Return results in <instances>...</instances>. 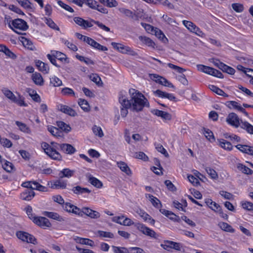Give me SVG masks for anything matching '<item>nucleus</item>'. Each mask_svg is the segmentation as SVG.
<instances>
[{
	"instance_id": "1",
	"label": "nucleus",
	"mask_w": 253,
	"mask_h": 253,
	"mask_svg": "<svg viewBox=\"0 0 253 253\" xmlns=\"http://www.w3.org/2000/svg\"><path fill=\"white\" fill-rule=\"evenodd\" d=\"M131 100L127 97V92L122 90L119 93V102L121 104V115L125 117L128 114V109L132 107V109L137 112L142 111L146 106L148 107L149 103L147 99L140 92L133 88L129 90Z\"/></svg>"
},
{
	"instance_id": "2",
	"label": "nucleus",
	"mask_w": 253,
	"mask_h": 253,
	"mask_svg": "<svg viewBox=\"0 0 253 253\" xmlns=\"http://www.w3.org/2000/svg\"><path fill=\"white\" fill-rule=\"evenodd\" d=\"M44 152L51 159L60 160L61 156L57 150H60L63 152L72 155L76 151V149L71 144L67 143L59 144L54 142H51V145L46 142H42L41 144Z\"/></svg>"
},
{
	"instance_id": "3",
	"label": "nucleus",
	"mask_w": 253,
	"mask_h": 253,
	"mask_svg": "<svg viewBox=\"0 0 253 253\" xmlns=\"http://www.w3.org/2000/svg\"><path fill=\"white\" fill-rule=\"evenodd\" d=\"M9 26L15 32L20 34L15 29L22 31H26L28 29V25L25 21L22 19H16L12 21L11 24L9 23Z\"/></svg>"
},
{
	"instance_id": "4",
	"label": "nucleus",
	"mask_w": 253,
	"mask_h": 253,
	"mask_svg": "<svg viewBox=\"0 0 253 253\" xmlns=\"http://www.w3.org/2000/svg\"><path fill=\"white\" fill-rule=\"evenodd\" d=\"M21 186L30 190H37L42 192L46 191V188L36 181H28L23 182Z\"/></svg>"
},
{
	"instance_id": "5",
	"label": "nucleus",
	"mask_w": 253,
	"mask_h": 253,
	"mask_svg": "<svg viewBox=\"0 0 253 253\" xmlns=\"http://www.w3.org/2000/svg\"><path fill=\"white\" fill-rule=\"evenodd\" d=\"M135 226L138 230L148 236L156 239H158L160 237L159 235L157 234L154 230L146 227L143 224L138 223L135 225Z\"/></svg>"
},
{
	"instance_id": "6",
	"label": "nucleus",
	"mask_w": 253,
	"mask_h": 253,
	"mask_svg": "<svg viewBox=\"0 0 253 253\" xmlns=\"http://www.w3.org/2000/svg\"><path fill=\"white\" fill-rule=\"evenodd\" d=\"M168 66L171 69H172L177 72L181 74V75L178 76L177 77V80L183 85H187L188 84V80L186 79L185 76L184 74H182V73L185 71L186 70L185 69H183L180 67H179L178 66L175 65L174 64H172L171 63H168Z\"/></svg>"
},
{
	"instance_id": "7",
	"label": "nucleus",
	"mask_w": 253,
	"mask_h": 253,
	"mask_svg": "<svg viewBox=\"0 0 253 253\" xmlns=\"http://www.w3.org/2000/svg\"><path fill=\"white\" fill-rule=\"evenodd\" d=\"M16 236L19 239L24 242L32 243L34 245L37 244V240L35 237L27 232L21 231H17L16 232Z\"/></svg>"
},
{
	"instance_id": "8",
	"label": "nucleus",
	"mask_w": 253,
	"mask_h": 253,
	"mask_svg": "<svg viewBox=\"0 0 253 253\" xmlns=\"http://www.w3.org/2000/svg\"><path fill=\"white\" fill-rule=\"evenodd\" d=\"M184 26L191 32L196 34L198 36L203 34L202 31L194 23L191 21L183 20L182 21Z\"/></svg>"
},
{
	"instance_id": "9",
	"label": "nucleus",
	"mask_w": 253,
	"mask_h": 253,
	"mask_svg": "<svg viewBox=\"0 0 253 253\" xmlns=\"http://www.w3.org/2000/svg\"><path fill=\"white\" fill-rule=\"evenodd\" d=\"M33 221L37 225L44 228L50 227L51 226L49 220L44 217H33Z\"/></svg>"
},
{
	"instance_id": "10",
	"label": "nucleus",
	"mask_w": 253,
	"mask_h": 253,
	"mask_svg": "<svg viewBox=\"0 0 253 253\" xmlns=\"http://www.w3.org/2000/svg\"><path fill=\"white\" fill-rule=\"evenodd\" d=\"M226 121L229 124L235 127H238L240 125L239 119L234 113H231L228 115Z\"/></svg>"
},
{
	"instance_id": "11",
	"label": "nucleus",
	"mask_w": 253,
	"mask_h": 253,
	"mask_svg": "<svg viewBox=\"0 0 253 253\" xmlns=\"http://www.w3.org/2000/svg\"><path fill=\"white\" fill-rule=\"evenodd\" d=\"M58 110L62 112L68 114L71 116L74 117L77 115V113L76 111L68 106L60 104L58 106Z\"/></svg>"
},
{
	"instance_id": "12",
	"label": "nucleus",
	"mask_w": 253,
	"mask_h": 253,
	"mask_svg": "<svg viewBox=\"0 0 253 253\" xmlns=\"http://www.w3.org/2000/svg\"><path fill=\"white\" fill-rule=\"evenodd\" d=\"M83 214H84L91 218L97 219L100 216V214L97 211H93L88 208H83Z\"/></svg>"
},
{
	"instance_id": "13",
	"label": "nucleus",
	"mask_w": 253,
	"mask_h": 253,
	"mask_svg": "<svg viewBox=\"0 0 253 253\" xmlns=\"http://www.w3.org/2000/svg\"><path fill=\"white\" fill-rule=\"evenodd\" d=\"M154 93L160 97L167 98L169 100L173 101L175 102L176 101L175 97L172 94L166 92L161 91L159 89L156 90L154 92Z\"/></svg>"
},
{
	"instance_id": "14",
	"label": "nucleus",
	"mask_w": 253,
	"mask_h": 253,
	"mask_svg": "<svg viewBox=\"0 0 253 253\" xmlns=\"http://www.w3.org/2000/svg\"><path fill=\"white\" fill-rule=\"evenodd\" d=\"M151 113L158 117H161L166 120H170L171 119V115L166 112H164L158 109H153L151 111Z\"/></svg>"
},
{
	"instance_id": "15",
	"label": "nucleus",
	"mask_w": 253,
	"mask_h": 253,
	"mask_svg": "<svg viewBox=\"0 0 253 253\" xmlns=\"http://www.w3.org/2000/svg\"><path fill=\"white\" fill-rule=\"evenodd\" d=\"M236 148L241 152L253 156V147L247 145L238 144L235 146Z\"/></svg>"
},
{
	"instance_id": "16",
	"label": "nucleus",
	"mask_w": 253,
	"mask_h": 253,
	"mask_svg": "<svg viewBox=\"0 0 253 253\" xmlns=\"http://www.w3.org/2000/svg\"><path fill=\"white\" fill-rule=\"evenodd\" d=\"M119 10L121 13L124 14L128 17L131 18L134 20L138 21L139 20L138 15L129 9L125 8H119Z\"/></svg>"
},
{
	"instance_id": "17",
	"label": "nucleus",
	"mask_w": 253,
	"mask_h": 253,
	"mask_svg": "<svg viewBox=\"0 0 253 253\" xmlns=\"http://www.w3.org/2000/svg\"><path fill=\"white\" fill-rule=\"evenodd\" d=\"M51 53L53 54V56L55 57L56 59L61 62L67 63L69 62V59L64 53L56 50H51Z\"/></svg>"
},
{
	"instance_id": "18",
	"label": "nucleus",
	"mask_w": 253,
	"mask_h": 253,
	"mask_svg": "<svg viewBox=\"0 0 253 253\" xmlns=\"http://www.w3.org/2000/svg\"><path fill=\"white\" fill-rule=\"evenodd\" d=\"M154 77L156 78L155 81L160 84L170 88L174 87V85L165 78L155 74Z\"/></svg>"
},
{
	"instance_id": "19",
	"label": "nucleus",
	"mask_w": 253,
	"mask_h": 253,
	"mask_svg": "<svg viewBox=\"0 0 253 253\" xmlns=\"http://www.w3.org/2000/svg\"><path fill=\"white\" fill-rule=\"evenodd\" d=\"M111 45L115 49L118 50V51L121 52L123 53H126L131 50L130 47H129L128 46H125L121 43L112 42L111 43Z\"/></svg>"
},
{
	"instance_id": "20",
	"label": "nucleus",
	"mask_w": 253,
	"mask_h": 253,
	"mask_svg": "<svg viewBox=\"0 0 253 253\" xmlns=\"http://www.w3.org/2000/svg\"><path fill=\"white\" fill-rule=\"evenodd\" d=\"M35 192L30 189H26L20 194V197L23 200L30 201L35 196Z\"/></svg>"
},
{
	"instance_id": "21",
	"label": "nucleus",
	"mask_w": 253,
	"mask_h": 253,
	"mask_svg": "<svg viewBox=\"0 0 253 253\" xmlns=\"http://www.w3.org/2000/svg\"><path fill=\"white\" fill-rule=\"evenodd\" d=\"M66 186V181L59 179L51 182L50 187L52 189H65Z\"/></svg>"
},
{
	"instance_id": "22",
	"label": "nucleus",
	"mask_w": 253,
	"mask_h": 253,
	"mask_svg": "<svg viewBox=\"0 0 253 253\" xmlns=\"http://www.w3.org/2000/svg\"><path fill=\"white\" fill-rule=\"evenodd\" d=\"M36 65L39 70L44 74H47L49 71V67L47 64H46L40 60L36 62Z\"/></svg>"
},
{
	"instance_id": "23",
	"label": "nucleus",
	"mask_w": 253,
	"mask_h": 253,
	"mask_svg": "<svg viewBox=\"0 0 253 253\" xmlns=\"http://www.w3.org/2000/svg\"><path fill=\"white\" fill-rule=\"evenodd\" d=\"M137 213L145 221L149 222L150 224L153 225L155 223V220L146 212L144 211L139 210L137 211Z\"/></svg>"
},
{
	"instance_id": "24",
	"label": "nucleus",
	"mask_w": 253,
	"mask_h": 253,
	"mask_svg": "<svg viewBox=\"0 0 253 253\" xmlns=\"http://www.w3.org/2000/svg\"><path fill=\"white\" fill-rule=\"evenodd\" d=\"M117 165L121 170L126 173L127 175H131V170L126 163L121 161L117 163Z\"/></svg>"
},
{
	"instance_id": "25",
	"label": "nucleus",
	"mask_w": 253,
	"mask_h": 253,
	"mask_svg": "<svg viewBox=\"0 0 253 253\" xmlns=\"http://www.w3.org/2000/svg\"><path fill=\"white\" fill-rule=\"evenodd\" d=\"M72 191L74 194L77 195L83 194L85 193H89L91 192V191L87 188L82 187L80 186H76L74 187L72 189Z\"/></svg>"
},
{
	"instance_id": "26",
	"label": "nucleus",
	"mask_w": 253,
	"mask_h": 253,
	"mask_svg": "<svg viewBox=\"0 0 253 253\" xmlns=\"http://www.w3.org/2000/svg\"><path fill=\"white\" fill-rule=\"evenodd\" d=\"M209 88L211 91L220 96H224L225 97H228L229 96V95L225 93L223 90L214 85L210 84L209 86Z\"/></svg>"
},
{
	"instance_id": "27",
	"label": "nucleus",
	"mask_w": 253,
	"mask_h": 253,
	"mask_svg": "<svg viewBox=\"0 0 253 253\" xmlns=\"http://www.w3.org/2000/svg\"><path fill=\"white\" fill-rule=\"evenodd\" d=\"M32 80L34 83L38 85H42L43 84V80L40 73H35L32 75Z\"/></svg>"
},
{
	"instance_id": "28",
	"label": "nucleus",
	"mask_w": 253,
	"mask_h": 253,
	"mask_svg": "<svg viewBox=\"0 0 253 253\" xmlns=\"http://www.w3.org/2000/svg\"><path fill=\"white\" fill-rule=\"evenodd\" d=\"M75 173V170H71L69 169H64L62 170H61L59 173V177L60 178L63 177H72Z\"/></svg>"
},
{
	"instance_id": "29",
	"label": "nucleus",
	"mask_w": 253,
	"mask_h": 253,
	"mask_svg": "<svg viewBox=\"0 0 253 253\" xmlns=\"http://www.w3.org/2000/svg\"><path fill=\"white\" fill-rule=\"evenodd\" d=\"M15 124L21 131L29 134L31 133L30 128L25 124L19 121H16Z\"/></svg>"
},
{
	"instance_id": "30",
	"label": "nucleus",
	"mask_w": 253,
	"mask_h": 253,
	"mask_svg": "<svg viewBox=\"0 0 253 253\" xmlns=\"http://www.w3.org/2000/svg\"><path fill=\"white\" fill-rule=\"evenodd\" d=\"M146 197L150 199L151 203L155 207L157 208H160L162 207L160 201L156 197L153 196L152 195L147 194Z\"/></svg>"
},
{
	"instance_id": "31",
	"label": "nucleus",
	"mask_w": 253,
	"mask_h": 253,
	"mask_svg": "<svg viewBox=\"0 0 253 253\" xmlns=\"http://www.w3.org/2000/svg\"><path fill=\"white\" fill-rule=\"evenodd\" d=\"M44 214L49 218L57 221H61L63 219L56 212L45 211Z\"/></svg>"
},
{
	"instance_id": "32",
	"label": "nucleus",
	"mask_w": 253,
	"mask_h": 253,
	"mask_svg": "<svg viewBox=\"0 0 253 253\" xmlns=\"http://www.w3.org/2000/svg\"><path fill=\"white\" fill-rule=\"evenodd\" d=\"M78 104L84 111L88 112L90 110L89 104L86 100L80 98L79 99Z\"/></svg>"
},
{
	"instance_id": "33",
	"label": "nucleus",
	"mask_w": 253,
	"mask_h": 253,
	"mask_svg": "<svg viewBox=\"0 0 253 253\" xmlns=\"http://www.w3.org/2000/svg\"><path fill=\"white\" fill-rule=\"evenodd\" d=\"M88 181L94 186L100 188L102 187L103 184L99 179L93 176H89Z\"/></svg>"
},
{
	"instance_id": "34",
	"label": "nucleus",
	"mask_w": 253,
	"mask_h": 253,
	"mask_svg": "<svg viewBox=\"0 0 253 253\" xmlns=\"http://www.w3.org/2000/svg\"><path fill=\"white\" fill-rule=\"evenodd\" d=\"M207 205L212 210L216 211L220 207L219 205L215 202H213L211 199H208L205 201Z\"/></svg>"
},
{
	"instance_id": "35",
	"label": "nucleus",
	"mask_w": 253,
	"mask_h": 253,
	"mask_svg": "<svg viewBox=\"0 0 253 253\" xmlns=\"http://www.w3.org/2000/svg\"><path fill=\"white\" fill-rule=\"evenodd\" d=\"M197 67L199 71L211 75V71L212 70V67L202 64H198L197 65Z\"/></svg>"
},
{
	"instance_id": "36",
	"label": "nucleus",
	"mask_w": 253,
	"mask_h": 253,
	"mask_svg": "<svg viewBox=\"0 0 253 253\" xmlns=\"http://www.w3.org/2000/svg\"><path fill=\"white\" fill-rule=\"evenodd\" d=\"M50 84L53 86L58 87L62 84V82L59 78L53 76L50 78Z\"/></svg>"
},
{
	"instance_id": "37",
	"label": "nucleus",
	"mask_w": 253,
	"mask_h": 253,
	"mask_svg": "<svg viewBox=\"0 0 253 253\" xmlns=\"http://www.w3.org/2000/svg\"><path fill=\"white\" fill-rule=\"evenodd\" d=\"M89 79L98 86H101L103 84L101 78L96 74H91L89 76Z\"/></svg>"
},
{
	"instance_id": "38",
	"label": "nucleus",
	"mask_w": 253,
	"mask_h": 253,
	"mask_svg": "<svg viewBox=\"0 0 253 253\" xmlns=\"http://www.w3.org/2000/svg\"><path fill=\"white\" fill-rule=\"evenodd\" d=\"M237 168L242 172L247 174H252L253 173V170L252 169L241 164H239L238 165Z\"/></svg>"
},
{
	"instance_id": "39",
	"label": "nucleus",
	"mask_w": 253,
	"mask_h": 253,
	"mask_svg": "<svg viewBox=\"0 0 253 253\" xmlns=\"http://www.w3.org/2000/svg\"><path fill=\"white\" fill-rule=\"evenodd\" d=\"M99 1L109 7H116L118 4L116 0H99Z\"/></svg>"
},
{
	"instance_id": "40",
	"label": "nucleus",
	"mask_w": 253,
	"mask_h": 253,
	"mask_svg": "<svg viewBox=\"0 0 253 253\" xmlns=\"http://www.w3.org/2000/svg\"><path fill=\"white\" fill-rule=\"evenodd\" d=\"M203 131V133L204 134L205 137L210 141H214L215 138L213 136V132L210 130L209 129H207L206 128H203L202 129Z\"/></svg>"
},
{
	"instance_id": "41",
	"label": "nucleus",
	"mask_w": 253,
	"mask_h": 253,
	"mask_svg": "<svg viewBox=\"0 0 253 253\" xmlns=\"http://www.w3.org/2000/svg\"><path fill=\"white\" fill-rule=\"evenodd\" d=\"M22 43L25 47L31 50H33L34 49L35 46L31 41L25 38H22Z\"/></svg>"
},
{
	"instance_id": "42",
	"label": "nucleus",
	"mask_w": 253,
	"mask_h": 253,
	"mask_svg": "<svg viewBox=\"0 0 253 253\" xmlns=\"http://www.w3.org/2000/svg\"><path fill=\"white\" fill-rule=\"evenodd\" d=\"M219 144L220 146L224 149L231 150L233 148L231 143L224 139L220 140Z\"/></svg>"
},
{
	"instance_id": "43",
	"label": "nucleus",
	"mask_w": 253,
	"mask_h": 253,
	"mask_svg": "<svg viewBox=\"0 0 253 253\" xmlns=\"http://www.w3.org/2000/svg\"><path fill=\"white\" fill-rule=\"evenodd\" d=\"M220 227L221 229L226 232L230 233H234L235 232L234 229H233L231 226L225 222H222L219 224Z\"/></svg>"
},
{
	"instance_id": "44",
	"label": "nucleus",
	"mask_w": 253,
	"mask_h": 253,
	"mask_svg": "<svg viewBox=\"0 0 253 253\" xmlns=\"http://www.w3.org/2000/svg\"><path fill=\"white\" fill-rule=\"evenodd\" d=\"M225 105L230 109H235L238 111H239V108H241V106L239 103L235 101H227Z\"/></svg>"
},
{
	"instance_id": "45",
	"label": "nucleus",
	"mask_w": 253,
	"mask_h": 253,
	"mask_svg": "<svg viewBox=\"0 0 253 253\" xmlns=\"http://www.w3.org/2000/svg\"><path fill=\"white\" fill-rule=\"evenodd\" d=\"M4 164L2 165L3 169L8 172H11L14 168L13 165L6 160H4Z\"/></svg>"
},
{
	"instance_id": "46",
	"label": "nucleus",
	"mask_w": 253,
	"mask_h": 253,
	"mask_svg": "<svg viewBox=\"0 0 253 253\" xmlns=\"http://www.w3.org/2000/svg\"><path fill=\"white\" fill-rule=\"evenodd\" d=\"M58 126L62 130L68 132L71 131V127L62 121L57 122Z\"/></svg>"
},
{
	"instance_id": "47",
	"label": "nucleus",
	"mask_w": 253,
	"mask_h": 253,
	"mask_svg": "<svg viewBox=\"0 0 253 253\" xmlns=\"http://www.w3.org/2000/svg\"><path fill=\"white\" fill-rule=\"evenodd\" d=\"M220 70H221L223 72L227 73L230 75H233L235 72V70L234 68L227 66L224 63H223Z\"/></svg>"
},
{
	"instance_id": "48",
	"label": "nucleus",
	"mask_w": 253,
	"mask_h": 253,
	"mask_svg": "<svg viewBox=\"0 0 253 253\" xmlns=\"http://www.w3.org/2000/svg\"><path fill=\"white\" fill-rule=\"evenodd\" d=\"M112 248L115 253H129V250L125 247H119L112 246Z\"/></svg>"
},
{
	"instance_id": "49",
	"label": "nucleus",
	"mask_w": 253,
	"mask_h": 253,
	"mask_svg": "<svg viewBox=\"0 0 253 253\" xmlns=\"http://www.w3.org/2000/svg\"><path fill=\"white\" fill-rule=\"evenodd\" d=\"M62 43H64L71 50L74 51H76L78 50V47H77V46L73 43L70 42L68 40L62 39Z\"/></svg>"
},
{
	"instance_id": "50",
	"label": "nucleus",
	"mask_w": 253,
	"mask_h": 253,
	"mask_svg": "<svg viewBox=\"0 0 253 253\" xmlns=\"http://www.w3.org/2000/svg\"><path fill=\"white\" fill-rule=\"evenodd\" d=\"M241 127L246 129L248 133L253 134V126L249 123L247 122L242 123Z\"/></svg>"
},
{
	"instance_id": "51",
	"label": "nucleus",
	"mask_w": 253,
	"mask_h": 253,
	"mask_svg": "<svg viewBox=\"0 0 253 253\" xmlns=\"http://www.w3.org/2000/svg\"><path fill=\"white\" fill-rule=\"evenodd\" d=\"M92 131L93 133L98 136L99 137H102L103 136L104 134L101 128L97 126H94L92 127Z\"/></svg>"
},
{
	"instance_id": "52",
	"label": "nucleus",
	"mask_w": 253,
	"mask_h": 253,
	"mask_svg": "<svg viewBox=\"0 0 253 253\" xmlns=\"http://www.w3.org/2000/svg\"><path fill=\"white\" fill-rule=\"evenodd\" d=\"M97 233L98 235L101 237L113 238L114 237V234L110 232L98 230Z\"/></svg>"
},
{
	"instance_id": "53",
	"label": "nucleus",
	"mask_w": 253,
	"mask_h": 253,
	"mask_svg": "<svg viewBox=\"0 0 253 253\" xmlns=\"http://www.w3.org/2000/svg\"><path fill=\"white\" fill-rule=\"evenodd\" d=\"M139 39L141 41H142V42H144L145 44H147L149 46L154 47V46L155 45L154 42H153V41L149 38H147L146 37L140 36L139 37Z\"/></svg>"
},
{
	"instance_id": "54",
	"label": "nucleus",
	"mask_w": 253,
	"mask_h": 253,
	"mask_svg": "<svg viewBox=\"0 0 253 253\" xmlns=\"http://www.w3.org/2000/svg\"><path fill=\"white\" fill-rule=\"evenodd\" d=\"M47 129L52 135L56 137L60 136V131L57 127L53 126H48Z\"/></svg>"
},
{
	"instance_id": "55",
	"label": "nucleus",
	"mask_w": 253,
	"mask_h": 253,
	"mask_svg": "<svg viewBox=\"0 0 253 253\" xmlns=\"http://www.w3.org/2000/svg\"><path fill=\"white\" fill-rule=\"evenodd\" d=\"M45 22L50 28L57 31L59 30V28L51 19L46 18Z\"/></svg>"
},
{
	"instance_id": "56",
	"label": "nucleus",
	"mask_w": 253,
	"mask_h": 253,
	"mask_svg": "<svg viewBox=\"0 0 253 253\" xmlns=\"http://www.w3.org/2000/svg\"><path fill=\"white\" fill-rule=\"evenodd\" d=\"M84 1V4L92 9H95L98 6L97 2L94 0H85Z\"/></svg>"
},
{
	"instance_id": "57",
	"label": "nucleus",
	"mask_w": 253,
	"mask_h": 253,
	"mask_svg": "<svg viewBox=\"0 0 253 253\" xmlns=\"http://www.w3.org/2000/svg\"><path fill=\"white\" fill-rule=\"evenodd\" d=\"M3 93L6 97L11 100L12 102H13L16 98L13 92L9 90H3Z\"/></svg>"
},
{
	"instance_id": "58",
	"label": "nucleus",
	"mask_w": 253,
	"mask_h": 253,
	"mask_svg": "<svg viewBox=\"0 0 253 253\" xmlns=\"http://www.w3.org/2000/svg\"><path fill=\"white\" fill-rule=\"evenodd\" d=\"M241 203L243 209L248 211H253V203L248 201L242 202Z\"/></svg>"
},
{
	"instance_id": "59",
	"label": "nucleus",
	"mask_w": 253,
	"mask_h": 253,
	"mask_svg": "<svg viewBox=\"0 0 253 253\" xmlns=\"http://www.w3.org/2000/svg\"><path fill=\"white\" fill-rule=\"evenodd\" d=\"M173 241H165L164 243L161 245V246L165 250L169 251L170 249H172L173 244Z\"/></svg>"
},
{
	"instance_id": "60",
	"label": "nucleus",
	"mask_w": 253,
	"mask_h": 253,
	"mask_svg": "<svg viewBox=\"0 0 253 253\" xmlns=\"http://www.w3.org/2000/svg\"><path fill=\"white\" fill-rule=\"evenodd\" d=\"M0 143L4 147H6L7 148H10L12 146V144L11 143V142L6 139V138H1V137L0 136Z\"/></svg>"
},
{
	"instance_id": "61",
	"label": "nucleus",
	"mask_w": 253,
	"mask_h": 253,
	"mask_svg": "<svg viewBox=\"0 0 253 253\" xmlns=\"http://www.w3.org/2000/svg\"><path fill=\"white\" fill-rule=\"evenodd\" d=\"M206 170L207 172L208 173V174L210 175L211 178H212V179H215L218 177V175L216 172L213 169H212L211 168H207L206 169Z\"/></svg>"
},
{
	"instance_id": "62",
	"label": "nucleus",
	"mask_w": 253,
	"mask_h": 253,
	"mask_svg": "<svg viewBox=\"0 0 253 253\" xmlns=\"http://www.w3.org/2000/svg\"><path fill=\"white\" fill-rule=\"evenodd\" d=\"M17 2L25 8H31V3L28 0H16Z\"/></svg>"
},
{
	"instance_id": "63",
	"label": "nucleus",
	"mask_w": 253,
	"mask_h": 253,
	"mask_svg": "<svg viewBox=\"0 0 253 253\" xmlns=\"http://www.w3.org/2000/svg\"><path fill=\"white\" fill-rule=\"evenodd\" d=\"M57 3L59 5H60L61 7H62V8H63L64 9L68 11H69L72 13L74 11V9L71 7H70L69 5H68L66 4H65L60 0H58L57 1Z\"/></svg>"
},
{
	"instance_id": "64",
	"label": "nucleus",
	"mask_w": 253,
	"mask_h": 253,
	"mask_svg": "<svg viewBox=\"0 0 253 253\" xmlns=\"http://www.w3.org/2000/svg\"><path fill=\"white\" fill-rule=\"evenodd\" d=\"M232 7L234 9V10L237 12H241L244 10L243 5L240 3H233L232 4Z\"/></svg>"
}]
</instances>
